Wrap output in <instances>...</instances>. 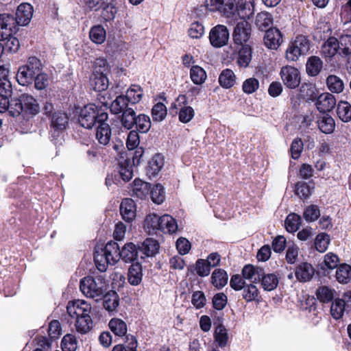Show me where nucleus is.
Masks as SVG:
<instances>
[{"label": "nucleus", "mask_w": 351, "mask_h": 351, "mask_svg": "<svg viewBox=\"0 0 351 351\" xmlns=\"http://www.w3.org/2000/svg\"><path fill=\"white\" fill-rule=\"evenodd\" d=\"M21 101L24 108L23 112L26 114L36 115L40 112V106L36 99L29 94H22Z\"/></svg>", "instance_id": "obj_19"}, {"label": "nucleus", "mask_w": 351, "mask_h": 351, "mask_svg": "<svg viewBox=\"0 0 351 351\" xmlns=\"http://www.w3.org/2000/svg\"><path fill=\"white\" fill-rule=\"evenodd\" d=\"M326 85L328 90L334 93H340L344 89V82L338 76L330 75L326 79Z\"/></svg>", "instance_id": "obj_39"}, {"label": "nucleus", "mask_w": 351, "mask_h": 351, "mask_svg": "<svg viewBox=\"0 0 351 351\" xmlns=\"http://www.w3.org/2000/svg\"><path fill=\"white\" fill-rule=\"evenodd\" d=\"M315 293L317 299L320 302H329L333 300L336 291L334 289L327 286H322L316 290Z\"/></svg>", "instance_id": "obj_47"}, {"label": "nucleus", "mask_w": 351, "mask_h": 351, "mask_svg": "<svg viewBox=\"0 0 351 351\" xmlns=\"http://www.w3.org/2000/svg\"><path fill=\"white\" fill-rule=\"evenodd\" d=\"M322 66V60L319 57L311 56L306 64V73L311 76H316L320 73Z\"/></svg>", "instance_id": "obj_31"}, {"label": "nucleus", "mask_w": 351, "mask_h": 351, "mask_svg": "<svg viewBox=\"0 0 351 351\" xmlns=\"http://www.w3.org/2000/svg\"><path fill=\"white\" fill-rule=\"evenodd\" d=\"M311 42L305 35H298L289 43L285 57L289 62L297 61L300 57L306 56L309 51Z\"/></svg>", "instance_id": "obj_4"}, {"label": "nucleus", "mask_w": 351, "mask_h": 351, "mask_svg": "<svg viewBox=\"0 0 351 351\" xmlns=\"http://www.w3.org/2000/svg\"><path fill=\"white\" fill-rule=\"evenodd\" d=\"M150 189L149 183L140 179H135L132 183L130 193L132 197L144 199L149 194Z\"/></svg>", "instance_id": "obj_18"}, {"label": "nucleus", "mask_w": 351, "mask_h": 351, "mask_svg": "<svg viewBox=\"0 0 351 351\" xmlns=\"http://www.w3.org/2000/svg\"><path fill=\"white\" fill-rule=\"evenodd\" d=\"M89 36L93 43L101 44L106 40V30L101 25H95L90 29Z\"/></svg>", "instance_id": "obj_49"}, {"label": "nucleus", "mask_w": 351, "mask_h": 351, "mask_svg": "<svg viewBox=\"0 0 351 351\" xmlns=\"http://www.w3.org/2000/svg\"><path fill=\"white\" fill-rule=\"evenodd\" d=\"M317 123L320 131L324 134H331L335 130V120L328 114H324L319 117Z\"/></svg>", "instance_id": "obj_24"}, {"label": "nucleus", "mask_w": 351, "mask_h": 351, "mask_svg": "<svg viewBox=\"0 0 351 351\" xmlns=\"http://www.w3.org/2000/svg\"><path fill=\"white\" fill-rule=\"evenodd\" d=\"M190 77L194 84L199 85L205 82L207 75L202 67L193 66L190 71Z\"/></svg>", "instance_id": "obj_55"}, {"label": "nucleus", "mask_w": 351, "mask_h": 351, "mask_svg": "<svg viewBox=\"0 0 351 351\" xmlns=\"http://www.w3.org/2000/svg\"><path fill=\"white\" fill-rule=\"evenodd\" d=\"M330 243L329 235L326 233H319L315 240V246L319 252H324Z\"/></svg>", "instance_id": "obj_62"}, {"label": "nucleus", "mask_w": 351, "mask_h": 351, "mask_svg": "<svg viewBox=\"0 0 351 351\" xmlns=\"http://www.w3.org/2000/svg\"><path fill=\"white\" fill-rule=\"evenodd\" d=\"M258 293V289L254 284L245 285L243 288V298L247 302L256 300Z\"/></svg>", "instance_id": "obj_59"}, {"label": "nucleus", "mask_w": 351, "mask_h": 351, "mask_svg": "<svg viewBox=\"0 0 351 351\" xmlns=\"http://www.w3.org/2000/svg\"><path fill=\"white\" fill-rule=\"evenodd\" d=\"M136 117L137 115L133 107L128 108L122 112L121 118L122 126L127 130H131L134 126Z\"/></svg>", "instance_id": "obj_34"}, {"label": "nucleus", "mask_w": 351, "mask_h": 351, "mask_svg": "<svg viewBox=\"0 0 351 351\" xmlns=\"http://www.w3.org/2000/svg\"><path fill=\"white\" fill-rule=\"evenodd\" d=\"M337 40L339 44V54L343 57L351 56V35H342Z\"/></svg>", "instance_id": "obj_42"}, {"label": "nucleus", "mask_w": 351, "mask_h": 351, "mask_svg": "<svg viewBox=\"0 0 351 351\" xmlns=\"http://www.w3.org/2000/svg\"><path fill=\"white\" fill-rule=\"evenodd\" d=\"M149 194L153 202L157 204H160L165 200V195L164 188L160 184L154 186V187L150 189Z\"/></svg>", "instance_id": "obj_61"}, {"label": "nucleus", "mask_w": 351, "mask_h": 351, "mask_svg": "<svg viewBox=\"0 0 351 351\" xmlns=\"http://www.w3.org/2000/svg\"><path fill=\"white\" fill-rule=\"evenodd\" d=\"M158 243L156 240L147 239L138 247V250L147 256H152L158 252Z\"/></svg>", "instance_id": "obj_36"}, {"label": "nucleus", "mask_w": 351, "mask_h": 351, "mask_svg": "<svg viewBox=\"0 0 351 351\" xmlns=\"http://www.w3.org/2000/svg\"><path fill=\"white\" fill-rule=\"evenodd\" d=\"M33 15V8L29 3H24L18 6L16 12V26L27 25Z\"/></svg>", "instance_id": "obj_15"}, {"label": "nucleus", "mask_w": 351, "mask_h": 351, "mask_svg": "<svg viewBox=\"0 0 351 351\" xmlns=\"http://www.w3.org/2000/svg\"><path fill=\"white\" fill-rule=\"evenodd\" d=\"M63 351H75L77 348V341L75 337L70 334L65 335L61 342Z\"/></svg>", "instance_id": "obj_64"}, {"label": "nucleus", "mask_w": 351, "mask_h": 351, "mask_svg": "<svg viewBox=\"0 0 351 351\" xmlns=\"http://www.w3.org/2000/svg\"><path fill=\"white\" fill-rule=\"evenodd\" d=\"M108 325L112 332L117 336L123 337L127 332L126 324L121 319L113 318Z\"/></svg>", "instance_id": "obj_50"}, {"label": "nucleus", "mask_w": 351, "mask_h": 351, "mask_svg": "<svg viewBox=\"0 0 351 351\" xmlns=\"http://www.w3.org/2000/svg\"><path fill=\"white\" fill-rule=\"evenodd\" d=\"M211 282L217 289H221L228 282V274L222 269H216L211 276Z\"/></svg>", "instance_id": "obj_37"}, {"label": "nucleus", "mask_w": 351, "mask_h": 351, "mask_svg": "<svg viewBox=\"0 0 351 351\" xmlns=\"http://www.w3.org/2000/svg\"><path fill=\"white\" fill-rule=\"evenodd\" d=\"M314 273V268L311 264L303 263L297 267L295 275L300 282H307L313 278Z\"/></svg>", "instance_id": "obj_22"}, {"label": "nucleus", "mask_w": 351, "mask_h": 351, "mask_svg": "<svg viewBox=\"0 0 351 351\" xmlns=\"http://www.w3.org/2000/svg\"><path fill=\"white\" fill-rule=\"evenodd\" d=\"M137 130L141 133H147L151 128V121L149 116L140 114L136 118L134 123Z\"/></svg>", "instance_id": "obj_56"}, {"label": "nucleus", "mask_w": 351, "mask_h": 351, "mask_svg": "<svg viewBox=\"0 0 351 351\" xmlns=\"http://www.w3.org/2000/svg\"><path fill=\"white\" fill-rule=\"evenodd\" d=\"M153 120L155 121H162L167 115V108L162 103H157L152 110Z\"/></svg>", "instance_id": "obj_63"}, {"label": "nucleus", "mask_w": 351, "mask_h": 351, "mask_svg": "<svg viewBox=\"0 0 351 351\" xmlns=\"http://www.w3.org/2000/svg\"><path fill=\"white\" fill-rule=\"evenodd\" d=\"M80 289L86 298L97 300L106 290L105 279L101 276H86L80 280Z\"/></svg>", "instance_id": "obj_3"}, {"label": "nucleus", "mask_w": 351, "mask_h": 351, "mask_svg": "<svg viewBox=\"0 0 351 351\" xmlns=\"http://www.w3.org/2000/svg\"><path fill=\"white\" fill-rule=\"evenodd\" d=\"M263 41L268 49L276 50L283 43L282 34L278 28H269L265 33Z\"/></svg>", "instance_id": "obj_14"}, {"label": "nucleus", "mask_w": 351, "mask_h": 351, "mask_svg": "<svg viewBox=\"0 0 351 351\" xmlns=\"http://www.w3.org/2000/svg\"><path fill=\"white\" fill-rule=\"evenodd\" d=\"M91 305L85 300L69 302L66 311L71 319H75V326L77 332L84 334L92 328L93 321L90 316Z\"/></svg>", "instance_id": "obj_1"}, {"label": "nucleus", "mask_w": 351, "mask_h": 351, "mask_svg": "<svg viewBox=\"0 0 351 351\" xmlns=\"http://www.w3.org/2000/svg\"><path fill=\"white\" fill-rule=\"evenodd\" d=\"M178 230L176 220L169 215H164L160 218V227L158 230L163 233H174Z\"/></svg>", "instance_id": "obj_25"}, {"label": "nucleus", "mask_w": 351, "mask_h": 351, "mask_svg": "<svg viewBox=\"0 0 351 351\" xmlns=\"http://www.w3.org/2000/svg\"><path fill=\"white\" fill-rule=\"evenodd\" d=\"M164 165V158L161 154H156L149 160L147 171L153 176L156 175Z\"/></svg>", "instance_id": "obj_48"}, {"label": "nucleus", "mask_w": 351, "mask_h": 351, "mask_svg": "<svg viewBox=\"0 0 351 351\" xmlns=\"http://www.w3.org/2000/svg\"><path fill=\"white\" fill-rule=\"evenodd\" d=\"M90 84L95 91L101 92L108 88L109 82L107 77L102 72L95 71L91 76Z\"/></svg>", "instance_id": "obj_23"}, {"label": "nucleus", "mask_w": 351, "mask_h": 351, "mask_svg": "<svg viewBox=\"0 0 351 351\" xmlns=\"http://www.w3.org/2000/svg\"><path fill=\"white\" fill-rule=\"evenodd\" d=\"M338 117L345 123L351 121V104L346 101H341L337 106Z\"/></svg>", "instance_id": "obj_41"}, {"label": "nucleus", "mask_w": 351, "mask_h": 351, "mask_svg": "<svg viewBox=\"0 0 351 351\" xmlns=\"http://www.w3.org/2000/svg\"><path fill=\"white\" fill-rule=\"evenodd\" d=\"M119 173L121 178L125 181H129L132 178L133 170L131 162L125 159L119 162Z\"/></svg>", "instance_id": "obj_60"}, {"label": "nucleus", "mask_w": 351, "mask_h": 351, "mask_svg": "<svg viewBox=\"0 0 351 351\" xmlns=\"http://www.w3.org/2000/svg\"><path fill=\"white\" fill-rule=\"evenodd\" d=\"M273 23L272 16L267 12H261L256 16L255 24L260 30H264Z\"/></svg>", "instance_id": "obj_52"}, {"label": "nucleus", "mask_w": 351, "mask_h": 351, "mask_svg": "<svg viewBox=\"0 0 351 351\" xmlns=\"http://www.w3.org/2000/svg\"><path fill=\"white\" fill-rule=\"evenodd\" d=\"M108 118L106 112H101L98 118V123L96 130V138L98 142L104 145L109 143L111 137V129L106 121Z\"/></svg>", "instance_id": "obj_8"}, {"label": "nucleus", "mask_w": 351, "mask_h": 351, "mask_svg": "<svg viewBox=\"0 0 351 351\" xmlns=\"http://www.w3.org/2000/svg\"><path fill=\"white\" fill-rule=\"evenodd\" d=\"M210 44L217 48L225 46L229 40V31L223 25H217L213 27L209 34Z\"/></svg>", "instance_id": "obj_9"}, {"label": "nucleus", "mask_w": 351, "mask_h": 351, "mask_svg": "<svg viewBox=\"0 0 351 351\" xmlns=\"http://www.w3.org/2000/svg\"><path fill=\"white\" fill-rule=\"evenodd\" d=\"M235 0H206L205 5L212 12L219 11L230 16L235 11Z\"/></svg>", "instance_id": "obj_10"}, {"label": "nucleus", "mask_w": 351, "mask_h": 351, "mask_svg": "<svg viewBox=\"0 0 351 351\" xmlns=\"http://www.w3.org/2000/svg\"><path fill=\"white\" fill-rule=\"evenodd\" d=\"M315 104L319 112H329L335 106L336 99L331 93H324L318 96Z\"/></svg>", "instance_id": "obj_16"}, {"label": "nucleus", "mask_w": 351, "mask_h": 351, "mask_svg": "<svg viewBox=\"0 0 351 351\" xmlns=\"http://www.w3.org/2000/svg\"><path fill=\"white\" fill-rule=\"evenodd\" d=\"M280 75L284 84L289 88L294 89L300 84V73L298 69L291 66H282Z\"/></svg>", "instance_id": "obj_7"}, {"label": "nucleus", "mask_w": 351, "mask_h": 351, "mask_svg": "<svg viewBox=\"0 0 351 351\" xmlns=\"http://www.w3.org/2000/svg\"><path fill=\"white\" fill-rule=\"evenodd\" d=\"M235 10L241 19H249L254 12V0H238Z\"/></svg>", "instance_id": "obj_20"}, {"label": "nucleus", "mask_w": 351, "mask_h": 351, "mask_svg": "<svg viewBox=\"0 0 351 351\" xmlns=\"http://www.w3.org/2000/svg\"><path fill=\"white\" fill-rule=\"evenodd\" d=\"M252 60V49L248 45H243L239 50L237 64L240 67L246 68Z\"/></svg>", "instance_id": "obj_28"}, {"label": "nucleus", "mask_w": 351, "mask_h": 351, "mask_svg": "<svg viewBox=\"0 0 351 351\" xmlns=\"http://www.w3.org/2000/svg\"><path fill=\"white\" fill-rule=\"evenodd\" d=\"M236 76L234 72L228 69L223 70L219 77L220 85L226 88H229L234 86Z\"/></svg>", "instance_id": "obj_46"}, {"label": "nucleus", "mask_w": 351, "mask_h": 351, "mask_svg": "<svg viewBox=\"0 0 351 351\" xmlns=\"http://www.w3.org/2000/svg\"><path fill=\"white\" fill-rule=\"evenodd\" d=\"M36 77L27 70V68L23 65L18 69L16 76V80L19 84L27 86L31 84Z\"/></svg>", "instance_id": "obj_45"}, {"label": "nucleus", "mask_w": 351, "mask_h": 351, "mask_svg": "<svg viewBox=\"0 0 351 351\" xmlns=\"http://www.w3.org/2000/svg\"><path fill=\"white\" fill-rule=\"evenodd\" d=\"M250 35L251 26L247 21L243 20L237 23L232 33L234 43L243 45L250 39Z\"/></svg>", "instance_id": "obj_12"}, {"label": "nucleus", "mask_w": 351, "mask_h": 351, "mask_svg": "<svg viewBox=\"0 0 351 351\" xmlns=\"http://www.w3.org/2000/svg\"><path fill=\"white\" fill-rule=\"evenodd\" d=\"M99 108L93 104L86 105L82 110L79 116V123L84 128L90 129L98 123L100 115Z\"/></svg>", "instance_id": "obj_5"}, {"label": "nucleus", "mask_w": 351, "mask_h": 351, "mask_svg": "<svg viewBox=\"0 0 351 351\" xmlns=\"http://www.w3.org/2000/svg\"><path fill=\"white\" fill-rule=\"evenodd\" d=\"M143 96V90L138 85H132L127 90L125 96L132 107L140 101Z\"/></svg>", "instance_id": "obj_44"}, {"label": "nucleus", "mask_w": 351, "mask_h": 351, "mask_svg": "<svg viewBox=\"0 0 351 351\" xmlns=\"http://www.w3.org/2000/svg\"><path fill=\"white\" fill-rule=\"evenodd\" d=\"M121 215L125 221L130 222L136 217V205L131 198L123 199L120 205Z\"/></svg>", "instance_id": "obj_17"}, {"label": "nucleus", "mask_w": 351, "mask_h": 351, "mask_svg": "<svg viewBox=\"0 0 351 351\" xmlns=\"http://www.w3.org/2000/svg\"><path fill=\"white\" fill-rule=\"evenodd\" d=\"M314 190V184L306 183L304 182H298L295 184V193L300 199H306L308 198Z\"/></svg>", "instance_id": "obj_35"}, {"label": "nucleus", "mask_w": 351, "mask_h": 351, "mask_svg": "<svg viewBox=\"0 0 351 351\" xmlns=\"http://www.w3.org/2000/svg\"><path fill=\"white\" fill-rule=\"evenodd\" d=\"M69 117L68 114L62 111L55 112L51 117V137L55 138L59 136L68 126Z\"/></svg>", "instance_id": "obj_6"}, {"label": "nucleus", "mask_w": 351, "mask_h": 351, "mask_svg": "<svg viewBox=\"0 0 351 351\" xmlns=\"http://www.w3.org/2000/svg\"><path fill=\"white\" fill-rule=\"evenodd\" d=\"M186 97L180 95L176 101L173 104V107L179 109V120L184 123L189 122L194 117L195 112L192 107L186 106Z\"/></svg>", "instance_id": "obj_13"}, {"label": "nucleus", "mask_w": 351, "mask_h": 351, "mask_svg": "<svg viewBox=\"0 0 351 351\" xmlns=\"http://www.w3.org/2000/svg\"><path fill=\"white\" fill-rule=\"evenodd\" d=\"M242 274L245 279L252 280L254 283L258 282H260V276L263 274V268L247 265L243 267Z\"/></svg>", "instance_id": "obj_29"}, {"label": "nucleus", "mask_w": 351, "mask_h": 351, "mask_svg": "<svg viewBox=\"0 0 351 351\" xmlns=\"http://www.w3.org/2000/svg\"><path fill=\"white\" fill-rule=\"evenodd\" d=\"M214 337L219 347H225L229 339L227 329L223 325L217 326L215 330Z\"/></svg>", "instance_id": "obj_51"}, {"label": "nucleus", "mask_w": 351, "mask_h": 351, "mask_svg": "<svg viewBox=\"0 0 351 351\" xmlns=\"http://www.w3.org/2000/svg\"><path fill=\"white\" fill-rule=\"evenodd\" d=\"M24 66L35 77L43 70V64L41 60L35 56L29 57Z\"/></svg>", "instance_id": "obj_54"}, {"label": "nucleus", "mask_w": 351, "mask_h": 351, "mask_svg": "<svg viewBox=\"0 0 351 351\" xmlns=\"http://www.w3.org/2000/svg\"><path fill=\"white\" fill-rule=\"evenodd\" d=\"M301 223V217L300 215L291 213L289 214L285 220L286 229L289 232H294L299 229Z\"/></svg>", "instance_id": "obj_57"}, {"label": "nucleus", "mask_w": 351, "mask_h": 351, "mask_svg": "<svg viewBox=\"0 0 351 351\" xmlns=\"http://www.w3.org/2000/svg\"><path fill=\"white\" fill-rule=\"evenodd\" d=\"M23 107L21 101V96L13 98L10 101L8 114L13 117L19 116L23 112Z\"/></svg>", "instance_id": "obj_58"}, {"label": "nucleus", "mask_w": 351, "mask_h": 351, "mask_svg": "<svg viewBox=\"0 0 351 351\" xmlns=\"http://www.w3.org/2000/svg\"><path fill=\"white\" fill-rule=\"evenodd\" d=\"M336 280L341 284H347L351 279V266L343 263L337 267Z\"/></svg>", "instance_id": "obj_38"}, {"label": "nucleus", "mask_w": 351, "mask_h": 351, "mask_svg": "<svg viewBox=\"0 0 351 351\" xmlns=\"http://www.w3.org/2000/svg\"><path fill=\"white\" fill-rule=\"evenodd\" d=\"M120 258V248L114 241L108 242L104 247H95L94 261L97 268L101 271H105L108 265H114Z\"/></svg>", "instance_id": "obj_2"}, {"label": "nucleus", "mask_w": 351, "mask_h": 351, "mask_svg": "<svg viewBox=\"0 0 351 351\" xmlns=\"http://www.w3.org/2000/svg\"><path fill=\"white\" fill-rule=\"evenodd\" d=\"M160 216L152 213L148 215L144 221V228L149 234H156L160 227Z\"/></svg>", "instance_id": "obj_40"}, {"label": "nucleus", "mask_w": 351, "mask_h": 351, "mask_svg": "<svg viewBox=\"0 0 351 351\" xmlns=\"http://www.w3.org/2000/svg\"><path fill=\"white\" fill-rule=\"evenodd\" d=\"M132 106L130 104L127 98L123 95H119L112 102L110 110L113 114H119L123 112L128 108Z\"/></svg>", "instance_id": "obj_33"}, {"label": "nucleus", "mask_w": 351, "mask_h": 351, "mask_svg": "<svg viewBox=\"0 0 351 351\" xmlns=\"http://www.w3.org/2000/svg\"><path fill=\"white\" fill-rule=\"evenodd\" d=\"M9 71L0 66V97H10L12 93V86L8 78Z\"/></svg>", "instance_id": "obj_21"}, {"label": "nucleus", "mask_w": 351, "mask_h": 351, "mask_svg": "<svg viewBox=\"0 0 351 351\" xmlns=\"http://www.w3.org/2000/svg\"><path fill=\"white\" fill-rule=\"evenodd\" d=\"M138 250L132 243H126L122 248L121 258L125 262H132L136 259Z\"/></svg>", "instance_id": "obj_43"}, {"label": "nucleus", "mask_w": 351, "mask_h": 351, "mask_svg": "<svg viewBox=\"0 0 351 351\" xmlns=\"http://www.w3.org/2000/svg\"><path fill=\"white\" fill-rule=\"evenodd\" d=\"M339 53L338 40L335 37H330L322 46V53L325 58H331Z\"/></svg>", "instance_id": "obj_26"}, {"label": "nucleus", "mask_w": 351, "mask_h": 351, "mask_svg": "<svg viewBox=\"0 0 351 351\" xmlns=\"http://www.w3.org/2000/svg\"><path fill=\"white\" fill-rule=\"evenodd\" d=\"M119 304V297L115 291H110L104 295V307L108 312L117 310Z\"/></svg>", "instance_id": "obj_32"}, {"label": "nucleus", "mask_w": 351, "mask_h": 351, "mask_svg": "<svg viewBox=\"0 0 351 351\" xmlns=\"http://www.w3.org/2000/svg\"><path fill=\"white\" fill-rule=\"evenodd\" d=\"M260 282L264 290L272 291L275 289L278 285V278L274 274H265L263 269V274L260 276Z\"/></svg>", "instance_id": "obj_30"}, {"label": "nucleus", "mask_w": 351, "mask_h": 351, "mask_svg": "<svg viewBox=\"0 0 351 351\" xmlns=\"http://www.w3.org/2000/svg\"><path fill=\"white\" fill-rule=\"evenodd\" d=\"M142 267L138 263H133L128 269V280L130 285L136 286L142 280Z\"/></svg>", "instance_id": "obj_27"}, {"label": "nucleus", "mask_w": 351, "mask_h": 351, "mask_svg": "<svg viewBox=\"0 0 351 351\" xmlns=\"http://www.w3.org/2000/svg\"><path fill=\"white\" fill-rule=\"evenodd\" d=\"M16 29L14 16L10 14H0V40L12 36Z\"/></svg>", "instance_id": "obj_11"}, {"label": "nucleus", "mask_w": 351, "mask_h": 351, "mask_svg": "<svg viewBox=\"0 0 351 351\" xmlns=\"http://www.w3.org/2000/svg\"><path fill=\"white\" fill-rule=\"evenodd\" d=\"M346 302L343 299L337 298L331 304L330 313L335 319L341 318L345 311Z\"/></svg>", "instance_id": "obj_53"}]
</instances>
